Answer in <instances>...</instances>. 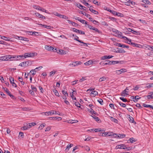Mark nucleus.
Wrapping results in <instances>:
<instances>
[{
	"label": "nucleus",
	"instance_id": "49530a36",
	"mask_svg": "<svg viewBox=\"0 0 153 153\" xmlns=\"http://www.w3.org/2000/svg\"><path fill=\"white\" fill-rule=\"evenodd\" d=\"M93 118L95 119L97 122H99V121H100V119L98 117L96 116H93Z\"/></svg>",
	"mask_w": 153,
	"mask_h": 153
},
{
	"label": "nucleus",
	"instance_id": "1a4fd4ad",
	"mask_svg": "<svg viewBox=\"0 0 153 153\" xmlns=\"http://www.w3.org/2000/svg\"><path fill=\"white\" fill-rule=\"evenodd\" d=\"M111 64L114 65L118 63L123 64L124 63V61H111Z\"/></svg>",
	"mask_w": 153,
	"mask_h": 153
},
{
	"label": "nucleus",
	"instance_id": "423d86ee",
	"mask_svg": "<svg viewBox=\"0 0 153 153\" xmlns=\"http://www.w3.org/2000/svg\"><path fill=\"white\" fill-rule=\"evenodd\" d=\"M116 149H125L126 148V146L124 144H122L121 145H117L116 147Z\"/></svg>",
	"mask_w": 153,
	"mask_h": 153
},
{
	"label": "nucleus",
	"instance_id": "c85d7f7f",
	"mask_svg": "<svg viewBox=\"0 0 153 153\" xmlns=\"http://www.w3.org/2000/svg\"><path fill=\"white\" fill-rule=\"evenodd\" d=\"M77 6L78 7H79V8L81 9L82 10H85L84 9V7L85 8V7L83 6L80 4L79 3L77 4Z\"/></svg>",
	"mask_w": 153,
	"mask_h": 153
},
{
	"label": "nucleus",
	"instance_id": "5fc2aeb1",
	"mask_svg": "<svg viewBox=\"0 0 153 153\" xmlns=\"http://www.w3.org/2000/svg\"><path fill=\"white\" fill-rule=\"evenodd\" d=\"M143 106L144 107H146V108L149 107L150 108H151V105H146L144 103H143Z\"/></svg>",
	"mask_w": 153,
	"mask_h": 153
},
{
	"label": "nucleus",
	"instance_id": "cd10ccee",
	"mask_svg": "<svg viewBox=\"0 0 153 153\" xmlns=\"http://www.w3.org/2000/svg\"><path fill=\"white\" fill-rule=\"evenodd\" d=\"M135 141H136L134 139V138L132 137V138H130L128 140V143H133Z\"/></svg>",
	"mask_w": 153,
	"mask_h": 153
},
{
	"label": "nucleus",
	"instance_id": "864d4df0",
	"mask_svg": "<svg viewBox=\"0 0 153 153\" xmlns=\"http://www.w3.org/2000/svg\"><path fill=\"white\" fill-rule=\"evenodd\" d=\"M21 108H22V110L24 111H27L30 110L29 108L27 107Z\"/></svg>",
	"mask_w": 153,
	"mask_h": 153
},
{
	"label": "nucleus",
	"instance_id": "09e8293b",
	"mask_svg": "<svg viewBox=\"0 0 153 153\" xmlns=\"http://www.w3.org/2000/svg\"><path fill=\"white\" fill-rule=\"evenodd\" d=\"M116 15H117L118 16H120L121 17H123L124 16V15L123 14L118 12L117 13Z\"/></svg>",
	"mask_w": 153,
	"mask_h": 153
},
{
	"label": "nucleus",
	"instance_id": "6ab92c4d",
	"mask_svg": "<svg viewBox=\"0 0 153 153\" xmlns=\"http://www.w3.org/2000/svg\"><path fill=\"white\" fill-rule=\"evenodd\" d=\"M77 37V39L74 38V39L75 40H76V41H78V42H80V43H82L83 44H84L85 45H84V46H86L87 47V46H88L87 44L85 43H84L83 42H82L81 41V40H79L78 39H79L78 37Z\"/></svg>",
	"mask_w": 153,
	"mask_h": 153
},
{
	"label": "nucleus",
	"instance_id": "f8f14e48",
	"mask_svg": "<svg viewBox=\"0 0 153 153\" xmlns=\"http://www.w3.org/2000/svg\"><path fill=\"white\" fill-rule=\"evenodd\" d=\"M34 14L36 15V16L38 17L39 18H42V19H45V16L39 13H36Z\"/></svg>",
	"mask_w": 153,
	"mask_h": 153
},
{
	"label": "nucleus",
	"instance_id": "de8ad7c7",
	"mask_svg": "<svg viewBox=\"0 0 153 153\" xmlns=\"http://www.w3.org/2000/svg\"><path fill=\"white\" fill-rule=\"evenodd\" d=\"M0 44H3L5 45H7L8 44L4 41L2 40H0Z\"/></svg>",
	"mask_w": 153,
	"mask_h": 153
},
{
	"label": "nucleus",
	"instance_id": "7ed1b4c3",
	"mask_svg": "<svg viewBox=\"0 0 153 153\" xmlns=\"http://www.w3.org/2000/svg\"><path fill=\"white\" fill-rule=\"evenodd\" d=\"M29 62L28 61H25L20 63L19 65L22 67L27 66H28Z\"/></svg>",
	"mask_w": 153,
	"mask_h": 153
},
{
	"label": "nucleus",
	"instance_id": "6e6d98bb",
	"mask_svg": "<svg viewBox=\"0 0 153 153\" xmlns=\"http://www.w3.org/2000/svg\"><path fill=\"white\" fill-rule=\"evenodd\" d=\"M74 104L76 106L79 108H81L80 106V105L79 102H75Z\"/></svg>",
	"mask_w": 153,
	"mask_h": 153
},
{
	"label": "nucleus",
	"instance_id": "79ce46f5",
	"mask_svg": "<svg viewBox=\"0 0 153 153\" xmlns=\"http://www.w3.org/2000/svg\"><path fill=\"white\" fill-rule=\"evenodd\" d=\"M81 13L83 14V15L85 16H86L87 18H89V17L91 16L90 15L87 14L85 12H84L83 13L82 12Z\"/></svg>",
	"mask_w": 153,
	"mask_h": 153
},
{
	"label": "nucleus",
	"instance_id": "bf43d9fd",
	"mask_svg": "<svg viewBox=\"0 0 153 153\" xmlns=\"http://www.w3.org/2000/svg\"><path fill=\"white\" fill-rule=\"evenodd\" d=\"M124 44H121V43H117V46L119 47H121L124 48Z\"/></svg>",
	"mask_w": 153,
	"mask_h": 153
},
{
	"label": "nucleus",
	"instance_id": "680f3d73",
	"mask_svg": "<svg viewBox=\"0 0 153 153\" xmlns=\"http://www.w3.org/2000/svg\"><path fill=\"white\" fill-rule=\"evenodd\" d=\"M149 85L147 86L148 88H151L153 87V83L149 84Z\"/></svg>",
	"mask_w": 153,
	"mask_h": 153
},
{
	"label": "nucleus",
	"instance_id": "37998d69",
	"mask_svg": "<svg viewBox=\"0 0 153 153\" xmlns=\"http://www.w3.org/2000/svg\"><path fill=\"white\" fill-rule=\"evenodd\" d=\"M97 101L100 103L101 105H103V100L101 99H100L98 100Z\"/></svg>",
	"mask_w": 153,
	"mask_h": 153
},
{
	"label": "nucleus",
	"instance_id": "9b49d317",
	"mask_svg": "<svg viewBox=\"0 0 153 153\" xmlns=\"http://www.w3.org/2000/svg\"><path fill=\"white\" fill-rule=\"evenodd\" d=\"M143 45L145 47L147 48L148 50L150 51H153V46H151L146 44L144 45Z\"/></svg>",
	"mask_w": 153,
	"mask_h": 153
},
{
	"label": "nucleus",
	"instance_id": "4d7b16f0",
	"mask_svg": "<svg viewBox=\"0 0 153 153\" xmlns=\"http://www.w3.org/2000/svg\"><path fill=\"white\" fill-rule=\"evenodd\" d=\"M120 70V72H121V74H122V73H124V72L127 71L126 69H124V68L121 69Z\"/></svg>",
	"mask_w": 153,
	"mask_h": 153
},
{
	"label": "nucleus",
	"instance_id": "2eb2a0df",
	"mask_svg": "<svg viewBox=\"0 0 153 153\" xmlns=\"http://www.w3.org/2000/svg\"><path fill=\"white\" fill-rule=\"evenodd\" d=\"M8 55L2 56L0 57V60L3 61H8Z\"/></svg>",
	"mask_w": 153,
	"mask_h": 153
},
{
	"label": "nucleus",
	"instance_id": "2f4dec72",
	"mask_svg": "<svg viewBox=\"0 0 153 153\" xmlns=\"http://www.w3.org/2000/svg\"><path fill=\"white\" fill-rule=\"evenodd\" d=\"M78 121L77 120H70L68 121L69 123L73 124L74 123H77Z\"/></svg>",
	"mask_w": 153,
	"mask_h": 153
},
{
	"label": "nucleus",
	"instance_id": "39448f33",
	"mask_svg": "<svg viewBox=\"0 0 153 153\" xmlns=\"http://www.w3.org/2000/svg\"><path fill=\"white\" fill-rule=\"evenodd\" d=\"M56 16L59 17V18H62L66 19H67L68 17L64 15H61L58 13H56L55 14Z\"/></svg>",
	"mask_w": 153,
	"mask_h": 153
},
{
	"label": "nucleus",
	"instance_id": "0e129e2a",
	"mask_svg": "<svg viewBox=\"0 0 153 153\" xmlns=\"http://www.w3.org/2000/svg\"><path fill=\"white\" fill-rule=\"evenodd\" d=\"M134 33H133V34H135L138 35H140V32L139 31L134 30Z\"/></svg>",
	"mask_w": 153,
	"mask_h": 153
},
{
	"label": "nucleus",
	"instance_id": "20e7f679",
	"mask_svg": "<svg viewBox=\"0 0 153 153\" xmlns=\"http://www.w3.org/2000/svg\"><path fill=\"white\" fill-rule=\"evenodd\" d=\"M128 90V88H126V89L123 91L121 93V95L122 96H125L126 95H128V91H127Z\"/></svg>",
	"mask_w": 153,
	"mask_h": 153
},
{
	"label": "nucleus",
	"instance_id": "e433bc0d",
	"mask_svg": "<svg viewBox=\"0 0 153 153\" xmlns=\"http://www.w3.org/2000/svg\"><path fill=\"white\" fill-rule=\"evenodd\" d=\"M30 128L29 127V126L28 124H27V126H24L22 127V129H23L24 130H27L28 129Z\"/></svg>",
	"mask_w": 153,
	"mask_h": 153
},
{
	"label": "nucleus",
	"instance_id": "c9c22d12",
	"mask_svg": "<svg viewBox=\"0 0 153 153\" xmlns=\"http://www.w3.org/2000/svg\"><path fill=\"white\" fill-rule=\"evenodd\" d=\"M53 91L54 93L55 94L56 96H58V97L59 96V93L55 89H54V90H53Z\"/></svg>",
	"mask_w": 153,
	"mask_h": 153
},
{
	"label": "nucleus",
	"instance_id": "58836bf2",
	"mask_svg": "<svg viewBox=\"0 0 153 153\" xmlns=\"http://www.w3.org/2000/svg\"><path fill=\"white\" fill-rule=\"evenodd\" d=\"M29 128H30L32 126H34L36 125V123L34 122L29 123L28 124Z\"/></svg>",
	"mask_w": 153,
	"mask_h": 153
},
{
	"label": "nucleus",
	"instance_id": "aec40b11",
	"mask_svg": "<svg viewBox=\"0 0 153 153\" xmlns=\"http://www.w3.org/2000/svg\"><path fill=\"white\" fill-rule=\"evenodd\" d=\"M45 48L48 51H50L51 50H53L54 48L53 47L49 45H46L45 46Z\"/></svg>",
	"mask_w": 153,
	"mask_h": 153
},
{
	"label": "nucleus",
	"instance_id": "69168bd1",
	"mask_svg": "<svg viewBox=\"0 0 153 153\" xmlns=\"http://www.w3.org/2000/svg\"><path fill=\"white\" fill-rule=\"evenodd\" d=\"M112 31L113 32L115 33L117 35L119 33V31L118 30L114 29V30H112Z\"/></svg>",
	"mask_w": 153,
	"mask_h": 153
},
{
	"label": "nucleus",
	"instance_id": "dca6fc26",
	"mask_svg": "<svg viewBox=\"0 0 153 153\" xmlns=\"http://www.w3.org/2000/svg\"><path fill=\"white\" fill-rule=\"evenodd\" d=\"M69 23L71 24L73 26L77 27L79 25L75 22H74L71 20H68Z\"/></svg>",
	"mask_w": 153,
	"mask_h": 153
},
{
	"label": "nucleus",
	"instance_id": "a18cd8bd",
	"mask_svg": "<svg viewBox=\"0 0 153 153\" xmlns=\"http://www.w3.org/2000/svg\"><path fill=\"white\" fill-rule=\"evenodd\" d=\"M92 30H94V31L95 32H97L98 33H100V32L97 28H95L94 27H93V28L92 29Z\"/></svg>",
	"mask_w": 153,
	"mask_h": 153
},
{
	"label": "nucleus",
	"instance_id": "4be33fe9",
	"mask_svg": "<svg viewBox=\"0 0 153 153\" xmlns=\"http://www.w3.org/2000/svg\"><path fill=\"white\" fill-rule=\"evenodd\" d=\"M1 38L4 40L6 41H10V38L4 36H1Z\"/></svg>",
	"mask_w": 153,
	"mask_h": 153
},
{
	"label": "nucleus",
	"instance_id": "052dcab7",
	"mask_svg": "<svg viewBox=\"0 0 153 153\" xmlns=\"http://www.w3.org/2000/svg\"><path fill=\"white\" fill-rule=\"evenodd\" d=\"M101 23L102 24V25L105 26H108V25L107 23V22H106L105 21H103Z\"/></svg>",
	"mask_w": 153,
	"mask_h": 153
},
{
	"label": "nucleus",
	"instance_id": "c03bdc74",
	"mask_svg": "<svg viewBox=\"0 0 153 153\" xmlns=\"http://www.w3.org/2000/svg\"><path fill=\"white\" fill-rule=\"evenodd\" d=\"M119 105L125 108L126 107V104L121 102H119Z\"/></svg>",
	"mask_w": 153,
	"mask_h": 153
},
{
	"label": "nucleus",
	"instance_id": "13d9d810",
	"mask_svg": "<svg viewBox=\"0 0 153 153\" xmlns=\"http://www.w3.org/2000/svg\"><path fill=\"white\" fill-rule=\"evenodd\" d=\"M77 31H78L77 33L79 34H85V32H84L82 31V30H77Z\"/></svg>",
	"mask_w": 153,
	"mask_h": 153
},
{
	"label": "nucleus",
	"instance_id": "f03ea898",
	"mask_svg": "<svg viewBox=\"0 0 153 153\" xmlns=\"http://www.w3.org/2000/svg\"><path fill=\"white\" fill-rule=\"evenodd\" d=\"M42 68V67L40 66L30 71V73H31L32 75H34L35 74L36 72L38 71V70H39Z\"/></svg>",
	"mask_w": 153,
	"mask_h": 153
},
{
	"label": "nucleus",
	"instance_id": "5701e85b",
	"mask_svg": "<svg viewBox=\"0 0 153 153\" xmlns=\"http://www.w3.org/2000/svg\"><path fill=\"white\" fill-rule=\"evenodd\" d=\"M37 25H40L42 26L43 27H44L46 28L47 29H50L51 27V26L49 25L48 26L45 25H42V24H37Z\"/></svg>",
	"mask_w": 153,
	"mask_h": 153
},
{
	"label": "nucleus",
	"instance_id": "c756f323",
	"mask_svg": "<svg viewBox=\"0 0 153 153\" xmlns=\"http://www.w3.org/2000/svg\"><path fill=\"white\" fill-rule=\"evenodd\" d=\"M92 61L91 60H89L88 61L85 63L84 64L86 65H89L91 64H92Z\"/></svg>",
	"mask_w": 153,
	"mask_h": 153
},
{
	"label": "nucleus",
	"instance_id": "393cba45",
	"mask_svg": "<svg viewBox=\"0 0 153 153\" xmlns=\"http://www.w3.org/2000/svg\"><path fill=\"white\" fill-rule=\"evenodd\" d=\"M110 59L109 56L106 55L102 57L101 58V59L102 60H104L105 59Z\"/></svg>",
	"mask_w": 153,
	"mask_h": 153
},
{
	"label": "nucleus",
	"instance_id": "a211bd4d",
	"mask_svg": "<svg viewBox=\"0 0 153 153\" xmlns=\"http://www.w3.org/2000/svg\"><path fill=\"white\" fill-rule=\"evenodd\" d=\"M92 6H90V8H89V10L92 12L94 13L95 14H98V12L95 10H93L91 8V7H92Z\"/></svg>",
	"mask_w": 153,
	"mask_h": 153
},
{
	"label": "nucleus",
	"instance_id": "774afa93",
	"mask_svg": "<svg viewBox=\"0 0 153 153\" xmlns=\"http://www.w3.org/2000/svg\"><path fill=\"white\" fill-rule=\"evenodd\" d=\"M130 119H129V121L130 122L132 123H134V119L133 117H129Z\"/></svg>",
	"mask_w": 153,
	"mask_h": 153
},
{
	"label": "nucleus",
	"instance_id": "f257e3e1",
	"mask_svg": "<svg viewBox=\"0 0 153 153\" xmlns=\"http://www.w3.org/2000/svg\"><path fill=\"white\" fill-rule=\"evenodd\" d=\"M37 53H25L24 55V59L27 57H32L37 56Z\"/></svg>",
	"mask_w": 153,
	"mask_h": 153
},
{
	"label": "nucleus",
	"instance_id": "e2e57ef3",
	"mask_svg": "<svg viewBox=\"0 0 153 153\" xmlns=\"http://www.w3.org/2000/svg\"><path fill=\"white\" fill-rule=\"evenodd\" d=\"M62 93L64 95H66L67 96H68V94L67 93V91H65L63 90L62 91Z\"/></svg>",
	"mask_w": 153,
	"mask_h": 153
},
{
	"label": "nucleus",
	"instance_id": "a19ab883",
	"mask_svg": "<svg viewBox=\"0 0 153 153\" xmlns=\"http://www.w3.org/2000/svg\"><path fill=\"white\" fill-rule=\"evenodd\" d=\"M56 71H52L50 73L49 76H53L55 73L56 72Z\"/></svg>",
	"mask_w": 153,
	"mask_h": 153
},
{
	"label": "nucleus",
	"instance_id": "338daca9",
	"mask_svg": "<svg viewBox=\"0 0 153 153\" xmlns=\"http://www.w3.org/2000/svg\"><path fill=\"white\" fill-rule=\"evenodd\" d=\"M78 82V80H74V81H73L72 82V85H74L76 84L77 83V82Z\"/></svg>",
	"mask_w": 153,
	"mask_h": 153
},
{
	"label": "nucleus",
	"instance_id": "7c9ffc66",
	"mask_svg": "<svg viewBox=\"0 0 153 153\" xmlns=\"http://www.w3.org/2000/svg\"><path fill=\"white\" fill-rule=\"evenodd\" d=\"M46 124L45 123H43L40 125L38 127V129L41 130L45 126Z\"/></svg>",
	"mask_w": 153,
	"mask_h": 153
},
{
	"label": "nucleus",
	"instance_id": "bb28decb",
	"mask_svg": "<svg viewBox=\"0 0 153 153\" xmlns=\"http://www.w3.org/2000/svg\"><path fill=\"white\" fill-rule=\"evenodd\" d=\"M107 78V77L103 76L102 77L100 78L99 79V82H101L106 80Z\"/></svg>",
	"mask_w": 153,
	"mask_h": 153
},
{
	"label": "nucleus",
	"instance_id": "f704fd0d",
	"mask_svg": "<svg viewBox=\"0 0 153 153\" xmlns=\"http://www.w3.org/2000/svg\"><path fill=\"white\" fill-rule=\"evenodd\" d=\"M110 120L114 122L115 123H118V120L117 119H115L112 117H111Z\"/></svg>",
	"mask_w": 153,
	"mask_h": 153
},
{
	"label": "nucleus",
	"instance_id": "4468645a",
	"mask_svg": "<svg viewBox=\"0 0 153 153\" xmlns=\"http://www.w3.org/2000/svg\"><path fill=\"white\" fill-rule=\"evenodd\" d=\"M126 136V134H118L117 136H115V138H122L125 137Z\"/></svg>",
	"mask_w": 153,
	"mask_h": 153
},
{
	"label": "nucleus",
	"instance_id": "9d476101",
	"mask_svg": "<svg viewBox=\"0 0 153 153\" xmlns=\"http://www.w3.org/2000/svg\"><path fill=\"white\" fill-rule=\"evenodd\" d=\"M141 2H143L146 5H150L151 4V2L149 0H140Z\"/></svg>",
	"mask_w": 153,
	"mask_h": 153
},
{
	"label": "nucleus",
	"instance_id": "b1692460",
	"mask_svg": "<svg viewBox=\"0 0 153 153\" xmlns=\"http://www.w3.org/2000/svg\"><path fill=\"white\" fill-rule=\"evenodd\" d=\"M73 146V145L72 144H68L65 149V151L66 152H68L69 150V149H70L71 147L72 146Z\"/></svg>",
	"mask_w": 153,
	"mask_h": 153
},
{
	"label": "nucleus",
	"instance_id": "ddd939ff",
	"mask_svg": "<svg viewBox=\"0 0 153 153\" xmlns=\"http://www.w3.org/2000/svg\"><path fill=\"white\" fill-rule=\"evenodd\" d=\"M4 90L6 92L7 94L9 95L10 97L12 98H13L14 97V96L12 95L10 93V92L8 90V89L5 88H4Z\"/></svg>",
	"mask_w": 153,
	"mask_h": 153
},
{
	"label": "nucleus",
	"instance_id": "3c124183",
	"mask_svg": "<svg viewBox=\"0 0 153 153\" xmlns=\"http://www.w3.org/2000/svg\"><path fill=\"white\" fill-rule=\"evenodd\" d=\"M120 99L123 102H127V100L126 99L124 98L123 97H120Z\"/></svg>",
	"mask_w": 153,
	"mask_h": 153
},
{
	"label": "nucleus",
	"instance_id": "ea45409f",
	"mask_svg": "<svg viewBox=\"0 0 153 153\" xmlns=\"http://www.w3.org/2000/svg\"><path fill=\"white\" fill-rule=\"evenodd\" d=\"M13 37L17 39L23 40L24 37L14 35Z\"/></svg>",
	"mask_w": 153,
	"mask_h": 153
},
{
	"label": "nucleus",
	"instance_id": "72a5a7b5",
	"mask_svg": "<svg viewBox=\"0 0 153 153\" xmlns=\"http://www.w3.org/2000/svg\"><path fill=\"white\" fill-rule=\"evenodd\" d=\"M140 97H139V96L137 95L136 96L134 97V100H133V101L134 102H136L138 101V100L139 99H140Z\"/></svg>",
	"mask_w": 153,
	"mask_h": 153
},
{
	"label": "nucleus",
	"instance_id": "412c9836",
	"mask_svg": "<svg viewBox=\"0 0 153 153\" xmlns=\"http://www.w3.org/2000/svg\"><path fill=\"white\" fill-rule=\"evenodd\" d=\"M16 58V60H19L21 59L22 58L24 57L23 55L15 56Z\"/></svg>",
	"mask_w": 153,
	"mask_h": 153
},
{
	"label": "nucleus",
	"instance_id": "8fccbe9b",
	"mask_svg": "<svg viewBox=\"0 0 153 153\" xmlns=\"http://www.w3.org/2000/svg\"><path fill=\"white\" fill-rule=\"evenodd\" d=\"M91 94H93L94 96H96L97 95L98 92L96 91H92Z\"/></svg>",
	"mask_w": 153,
	"mask_h": 153
},
{
	"label": "nucleus",
	"instance_id": "a878e982",
	"mask_svg": "<svg viewBox=\"0 0 153 153\" xmlns=\"http://www.w3.org/2000/svg\"><path fill=\"white\" fill-rule=\"evenodd\" d=\"M122 34V33L121 32H119V33L118 34V35L119 37L125 39V38H126V37L123 36Z\"/></svg>",
	"mask_w": 153,
	"mask_h": 153
},
{
	"label": "nucleus",
	"instance_id": "473e14b6",
	"mask_svg": "<svg viewBox=\"0 0 153 153\" xmlns=\"http://www.w3.org/2000/svg\"><path fill=\"white\" fill-rule=\"evenodd\" d=\"M58 52L59 54L62 55L65 54L66 53V51L61 49H60V50H59Z\"/></svg>",
	"mask_w": 153,
	"mask_h": 153
},
{
	"label": "nucleus",
	"instance_id": "0eeeda50",
	"mask_svg": "<svg viewBox=\"0 0 153 153\" xmlns=\"http://www.w3.org/2000/svg\"><path fill=\"white\" fill-rule=\"evenodd\" d=\"M8 60L10 61H16L15 56L8 55L7 56Z\"/></svg>",
	"mask_w": 153,
	"mask_h": 153
},
{
	"label": "nucleus",
	"instance_id": "6e6552de",
	"mask_svg": "<svg viewBox=\"0 0 153 153\" xmlns=\"http://www.w3.org/2000/svg\"><path fill=\"white\" fill-rule=\"evenodd\" d=\"M10 81L11 84H12V85L15 87H17V85L14 82L13 78L10 76Z\"/></svg>",
	"mask_w": 153,
	"mask_h": 153
},
{
	"label": "nucleus",
	"instance_id": "603ef678",
	"mask_svg": "<svg viewBox=\"0 0 153 153\" xmlns=\"http://www.w3.org/2000/svg\"><path fill=\"white\" fill-rule=\"evenodd\" d=\"M31 88L32 89V90L33 91L36 92L37 91L36 88V87H34L33 85H31Z\"/></svg>",
	"mask_w": 153,
	"mask_h": 153
},
{
	"label": "nucleus",
	"instance_id": "4c0bfd02",
	"mask_svg": "<svg viewBox=\"0 0 153 153\" xmlns=\"http://www.w3.org/2000/svg\"><path fill=\"white\" fill-rule=\"evenodd\" d=\"M33 8L38 10H39L41 8V7L39 6L35 5H33Z\"/></svg>",
	"mask_w": 153,
	"mask_h": 153
},
{
	"label": "nucleus",
	"instance_id": "f3484780",
	"mask_svg": "<svg viewBox=\"0 0 153 153\" xmlns=\"http://www.w3.org/2000/svg\"><path fill=\"white\" fill-rule=\"evenodd\" d=\"M103 64L105 65H111V62L110 60H106L104 62Z\"/></svg>",
	"mask_w": 153,
	"mask_h": 153
}]
</instances>
